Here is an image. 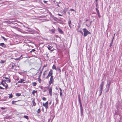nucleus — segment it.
<instances>
[{
    "instance_id": "nucleus-1",
    "label": "nucleus",
    "mask_w": 122,
    "mask_h": 122,
    "mask_svg": "<svg viewBox=\"0 0 122 122\" xmlns=\"http://www.w3.org/2000/svg\"><path fill=\"white\" fill-rule=\"evenodd\" d=\"M85 22H86V25L88 27H89L91 26L92 21H91L88 19H87Z\"/></svg>"
},
{
    "instance_id": "nucleus-2",
    "label": "nucleus",
    "mask_w": 122,
    "mask_h": 122,
    "mask_svg": "<svg viewBox=\"0 0 122 122\" xmlns=\"http://www.w3.org/2000/svg\"><path fill=\"white\" fill-rule=\"evenodd\" d=\"M53 71L52 70H51L49 73V74L46 77V79H48L50 76H52L53 74Z\"/></svg>"
},
{
    "instance_id": "nucleus-3",
    "label": "nucleus",
    "mask_w": 122,
    "mask_h": 122,
    "mask_svg": "<svg viewBox=\"0 0 122 122\" xmlns=\"http://www.w3.org/2000/svg\"><path fill=\"white\" fill-rule=\"evenodd\" d=\"M53 76H51L50 80L49 82V84L50 85L53 83Z\"/></svg>"
},
{
    "instance_id": "nucleus-4",
    "label": "nucleus",
    "mask_w": 122,
    "mask_h": 122,
    "mask_svg": "<svg viewBox=\"0 0 122 122\" xmlns=\"http://www.w3.org/2000/svg\"><path fill=\"white\" fill-rule=\"evenodd\" d=\"M43 106L44 107H45V108L46 109H47L48 107V101L46 102L45 103H43Z\"/></svg>"
},
{
    "instance_id": "nucleus-5",
    "label": "nucleus",
    "mask_w": 122,
    "mask_h": 122,
    "mask_svg": "<svg viewBox=\"0 0 122 122\" xmlns=\"http://www.w3.org/2000/svg\"><path fill=\"white\" fill-rule=\"evenodd\" d=\"M84 32V36L85 37L88 34H90L91 33L89 32L88 31H83Z\"/></svg>"
},
{
    "instance_id": "nucleus-6",
    "label": "nucleus",
    "mask_w": 122,
    "mask_h": 122,
    "mask_svg": "<svg viewBox=\"0 0 122 122\" xmlns=\"http://www.w3.org/2000/svg\"><path fill=\"white\" fill-rule=\"evenodd\" d=\"M103 82H102L101 84L100 87V90H99L101 91H102V90L103 89Z\"/></svg>"
},
{
    "instance_id": "nucleus-7",
    "label": "nucleus",
    "mask_w": 122,
    "mask_h": 122,
    "mask_svg": "<svg viewBox=\"0 0 122 122\" xmlns=\"http://www.w3.org/2000/svg\"><path fill=\"white\" fill-rule=\"evenodd\" d=\"M81 113V115L82 116L83 114V110L82 105H80Z\"/></svg>"
},
{
    "instance_id": "nucleus-8",
    "label": "nucleus",
    "mask_w": 122,
    "mask_h": 122,
    "mask_svg": "<svg viewBox=\"0 0 122 122\" xmlns=\"http://www.w3.org/2000/svg\"><path fill=\"white\" fill-rule=\"evenodd\" d=\"M52 87H51L50 88H49V94L50 95V96H52Z\"/></svg>"
},
{
    "instance_id": "nucleus-9",
    "label": "nucleus",
    "mask_w": 122,
    "mask_h": 122,
    "mask_svg": "<svg viewBox=\"0 0 122 122\" xmlns=\"http://www.w3.org/2000/svg\"><path fill=\"white\" fill-rule=\"evenodd\" d=\"M25 81V80L23 79H20V81H19L18 82V83H25V82H23L24 81Z\"/></svg>"
},
{
    "instance_id": "nucleus-10",
    "label": "nucleus",
    "mask_w": 122,
    "mask_h": 122,
    "mask_svg": "<svg viewBox=\"0 0 122 122\" xmlns=\"http://www.w3.org/2000/svg\"><path fill=\"white\" fill-rule=\"evenodd\" d=\"M115 34H114V36H115ZM114 36L113 37V39H112V41H111V43H110V47H111V46H112V43H113V40L114 39Z\"/></svg>"
},
{
    "instance_id": "nucleus-11",
    "label": "nucleus",
    "mask_w": 122,
    "mask_h": 122,
    "mask_svg": "<svg viewBox=\"0 0 122 122\" xmlns=\"http://www.w3.org/2000/svg\"><path fill=\"white\" fill-rule=\"evenodd\" d=\"M0 45L2 46L3 47H6V45L4 43H2L0 44Z\"/></svg>"
},
{
    "instance_id": "nucleus-12",
    "label": "nucleus",
    "mask_w": 122,
    "mask_h": 122,
    "mask_svg": "<svg viewBox=\"0 0 122 122\" xmlns=\"http://www.w3.org/2000/svg\"><path fill=\"white\" fill-rule=\"evenodd\" d=\"M111 84V81H110L109 82V83L108 84V90H109V89L110 88V86Z\"/></svg>"
},
{
    "instance_id": "nucleus-13",
    "label": "nucleus",
    "mask_w": 122,
    "mask_h": 122,
    "mask_svg": "<svg viewBox=\"0 0 122 122\" xmlns=\"http://www.w3.org/2000/svg\"><path fill=\"white\" fill-rule=\"evenodd\" d=\"M5 78L6 80H7V81H8L9 82H10V79H9V78L7 77H5Z\"/></svg>"
},
{
    "instance_id": "nucleus-14",
    "label": "nucleus",
    "mask_w": 122,
    "mask_h": 122,
    "mask_svg": "<svg viewBox=\"0 0 122 122\" xmlns=\"http://www.w3.org/2000/svg\"><path fill=\"white\" fill-rule=\"evenodd\" d=\"M5 81H6V80H2V81H1L0 82V83L1 84H2L3 86H5V85H4V83H3V82H5Z\"/></svg>"
},
{
    "instance_id": "nucleus-15",
    "label": "nucleus",
    "mask_w": 122,
    "mask_h": 122,
    "mask_svg": "<svg viewBox=\"0 0 122 122\" xmlns=\"http://www.w3.org/2000/svg\"><path fill=\"white\" fill-rule=\"evenodd\" d=\"M52 68L53 69H55L56 70H57L56 68V66L55 65H54L52 66Z\"/></svg>"
},
{
    "instance_id": "nucleus-16",
    "label": "nucleus",
    "mask_w": 122,
    "mask_h": 122,
    "mask_svg": "<svg viewBox=\"0 0 122 122\" xmlns=\"http://www.w3.org/2000/svg\"><path fill=\"white\" fill-rule=\"evenodd\" d=\"M32 102L33 103V106H35L36 105V104L35 102V101L34 100H33L32 101Z\"/></svg>"
},
{
    "instance_id": "nucleus-17",
    "label": "nucleus",
    "mask_w": 122,
    "mask_h": 122,
    "mask_svg": "<svg viewBox=\"0 0 122 122\" xmlns=\"http://www.w3.org/2000/svg\"><path fill=\"white\" fill-rule=\"evenodd\" d=\"M46 71H45L43 73V78H44L45 77V75L46 74Z\"/></svg>"
},
{
    "instance_id": "nucleus-18",
    "label": "nucleus",
    "mask_w": 122,
    "mask_h": 122,
    "mask_svg": "<svg viewBox=\"0 0 122 122\" xmlns=\"http://www.w3.org/2000/svg\"><path fill=\"white\" fill-rule=\"evenodd\" d=\"M78 101L79 103L80 104V105H82V104L81 102V99H78Z\"/></svg>"
},
{
    "instance_id": "nucleus-19",
    "label": "nucleus",
    "mask_w": 122,
    "mask_h": 122,
    "mask_svg": "<svg viewBox=\"0 0 122 122\" xmlns=\"http://www.w3.org/2000/svg\"><path fill=\"white\" fill-rule=\"evenodd\" d=\"M96 6L97 7V8H98V2H96Z\"/></svg>"
},
{
    "instance_id": "nucleus-20",
    "label": "nucleus",
    "mask_w": 122,
    "mask_h": 122,
    "mask_svg": "<svg viewBox=\"0 0 122 122\" xmlns=\"http://www.w3.org/2000/svg\"><path fill=\"white\" fill-rule=\"evenodd\" d=\"M21 95V94L19 93H17L16 94V96L17 97H19Z\"/></svg>"
},
{
    "instance_id": "nucleus-21",
    "label": "nucleus",
    "mask_w": 122,
    "mask_h": 122,
    "mask_svg": "<svg viewBox=\"0 0 122 122\" xmlns=\"http://www.w3.org/2000/svg\"><path fill=\"white\" fill-rule=\"evenodd\" d=\"M24 118H26L27 120H28L29 119V118L28 116H27L24 115Z\"/></svg>"
},
{
    "instance_id": "nucleus-22",
    "label": "nucleus",
    "mask_w": 122,
    "mask_h": 122,
    "mask_svg": "<svg viewBox=\"0 0 122 122\" xmlns=\"http://www.w3.org/2000/svg\"><path fill=\"white\" fill-rule=\"evenodd\" d=\"M68 24L69 26L70 27V25L71 24V21L70 20H69L68 21Z\"/></svg>"
},
{
    "instance_id": "nucleus-23",
    "label": "nucleus",
    "mask_w": 122,
    "mask_h": 122,
    "mask_svg": "<svg viewBox=\"0 0 122 122\" xmlns=\"http://www.w3.org/2000/svg\"><path fill=\"white\" fill-rule=\"evenodd\" d=\"M32 84L33 86H35L36 85L37 83L36 82H33Z\"/></svg>"
},
{
    "instance_id": "nucleus-24",
    "label": "nucleus",
    "mask_w": 122,
    "mask_h": 122,
    "mask_svg": "<svg viewBox=\"0 0 122 122\" xmlns=\"http://www.w3.org/2000/svg\"><path fill=\"white\" fill-rule=\"evenodd\" d=\"M102 93V91H101L99 90V96H100L101 95Z\"/></svg>"
},
{
    "instance_id": "nucleus-25",
    "label": "nucleus",
    "mask_w": 122,
    "mask_h": 122,
    "mask_svg": "<svg viewBox=\"0 0 122 122\" xmlns=\"http://www.w3.org/2000/svg\"><path fill=\"white\" fill-rule=\"evenodd\" d=\"M37 92V91L35 90H33V91L32 92V94H34L35 93H36Z\"/></svg>"
},
{
    "instance_id": "nucleus-26",
    "label": "nucleus",
    "mask_w": 122,
    "mask_h": 122,
    "mask_svg": "<svg viewBox=\"0 0 122 122\" xmlns=\"http://www.w3.org/2000/svg\"><path fill=\"white\" fill-rule=\"evenodd\" d=\"M20 32L22 33H23L24 34L26 33H28V32H25V31H20Z\"/></svg>"
},
{
    "instance_id": "nucleus-27",
    "label": "nucleus",
    "mask_w": 122,
    "mask_h": 122,
    "mask_svg": "<svg viewBox=\"0 0 122 122\" xmlns=\"http://www.w3.org/2000/svg\"><path fill=\"white\" fill-rule=\"evenodd\" d=\"M58 23H59L60 24H62L63 23V22L61 20L58 21L57 22Z\"/></svg>"
},
{
    "instance_id": "nucleus-28",
    "label": "nucleus",
    "mask_w": 122,
    "mask_h": 122,
    "mask_svg": "<svg viewBox=\"0 0 122 122\" xmlns=\"http://www.w3.org/2000/svg\"><path fill=\"white\" fill-rule=\"evenodd\" d=\"M96 10L97 12V14L99 13V10L98 9V8H96Z\"/></svg>"
},
{
    "instance_id": "nucleus-29",
    "label": "nucleus",
    "mask_w": 122,
    "mask_h": 122,
    "mask_svg": "<svg viewBox=\"0 0 122 122\" xmlns=\"http://www.w3.org/2000/svg\"><path fill=\"white\" fill-rule=\"evenodd\" d=\"M17 101H13L12 102V103L13 104H15V102Z\"/></svg>"
},
{
    "instance_id": "nucleus-30",
    "label": "nucleus",
    "mask_w": 122,
    "mask_h": 122,
    "mask_svg": "<svg viewBox=\"0 0 122 122\" xmlns=\"http://www.w3.org/2000/svg\"><path fill=\"white\" fill-rule=\"evenodd\" d=\"M36 51V50L35 49H32L31 51H30V52H34Z\"/></svg>"
},
{
    "instance_id": "nucleus-31",
    "label": "nucleus",
    "mask_w": 122,
    "mask_h": 122,
    "mask_svg": "<svg viewBox=\"0 0 122 122\" xmlns=\"http://www.w3.org/2000/svg\"><path fill=\"white\" fill-rule=\"evenodd\" d=\"M38 81L39 82V83H41V79L40 78L38 79Z\"/></svg>"
},
{
    "instance_id": "nucleus-32",
    "label": "nucleus",
    "mask_w": 122,
    "mask_h": 122,
    "mask_svg": "<svg viewBox=\"0 0 122 122\" xmlns=\"http://www.w3.org/2000/svg\"><path fill=\"white\" fill-rule=\"evenodd\" d=\"M13 65H15V66H14V69H15V68L17 67H19V66H17L15 65V64H13Z\"/></svg>"
},
{
    "instance_id": "nucleus-33",
    "label": "nucleus",
    "mask_w": 122,
    "mask_h": 122,
    "mask_svg": "<svg viewBox=\"0 0 122 122\" xmlns=\"http://www.w3.org/2000/svg\"><path fill=\"white\" fill-rule=\"evenodd\" d=\"M60 95L61 97L62 96V92H60Z\"/></svg>"
},
{
    "instance_id": "nucleus-34",
    "label": "nucleus",
    "mask_w": 122,
    "mask_h": 122,
    "mask_svg": "<svg viewBox=\"0 0 122 122\" xmlns=\"http://www.w3.org/2000/svg\"><path fill=\"white\" fill-rule=\"evenodd\" d=\"M57 18L55 17H54L53 18L54 20L56 21V20H57Z\"/></svg>"
},
{
    "instance_id": "nucleus-35",
    "label": "nucleus",
    "mask_w": 122,
    "mask_h": 122,
    "mask_svg": "<svg viewBox=\"0 0 122 122\" xmlns=\"http://www.w3.org/2000/svg\"><path fill=\"white\" fill-rule=\"evenodd\" d=\"M41 112V110L39 108V109L37 110V112L38 113L40 112Z\"/></svg>"
},
{
    "instance_id": "nucleus-36",
    "label": "nucleus",
    "mask_w": 122,
    "mask_h": 122,
    "mask_svg": "<svg viewBox=\"0 0 122 122\" xmlns=\"http://www.w3.org/2000/svg\"><path fill=\"white\" fill-rule=\"evenodd\" d=\"M97 15H98V17L99 18H100L101 17L100 15V14L99 13L97 14Z\"/></svg>"
},
{
    "instance_id": "nucleus-37",
    "label": "nucleus",
    "mask_w": 122,
    "mask_h": 122,
    "mask_svg": "<svg viewBox=\"0 0 122 122\" xmlns=\"http://www.w3.org/2000/svg\"><path fill=\"white\" fill-rule=\"evenodd\" d=\"M5 86V89H7V87L8 86V85L7 84H6V85H5V86Z\"/></svg>"
},
{
    "instance_id": "nucleus-38",
    "label": "nucleus",
    "mask_w": 122,
    "mask_h": 122,
    "mask_svg": "<svg viewBox=\"0 0 122 122\" xmlns=\"http://www.w3.org/2000/svg\"><path fill=\"white\" fill-rule=\"evenodd\" d=\"M42 100L44 101H45L46 99V98L45 97H43L42 98Z\"/></svg>"
},
{
    "instance_id": "nucleus-39",
    "label": "nucleus",
    "mask_w": 122,
    "mask_h": 122,
    "mask_svg": "<svg viewBox=\"0 0 122 122\" xmlns=\"http://www.w3.org/2000/svg\"><path fill=\"white\" fill-rule=\"evenodd\" d=\"M20 58V57L18 58H16V59H14L15 60H16V61H17V60H19Z\"/></svg>"
},
{
    "instance_id": "nucleus-40",
    "label": "nucleus",
    "mask_w": 122,
    "mask_h": 122,
    "mask_svg": "<svg viewBox=\"0 0 122 122\" xmlns=\"http://www.w3.org/2000/svg\"><path fill=\"white\" fill-rule=\"evenodd\" d=\"M5 62V61H4L1 60L0 61V62L2 63H3Z\"/></svg>"
},
{
    "instance_id": "nucleus-41",
    "label": "nucleus",
    "mask_w": 122,
    "mask_h": 122,
    "mask_svg": "<svg viewBox=\"0 0 122 122\" xmlns=\"http://www.w3.org/2000/svg\"><path fill=\"white\" fill-rule=\"evenodd\" d=\"M15 66V65H12V67L11 68L12 69H14V66Z\"/></svg>"
},
{
    "instance_id": "nucleus-42",
    "label": "nucleus",
    "mask_w": 122,
    "mask_h": 122,
    "mask_svg": "<svg viewBox=\"0 0 122 122\" xmlns=\"http://www.w3.org/2000/svg\"><path fill=\"white\" fill-rule=\"evenodd\" d=\"M2 38L4 40H5H5H7L4 37L2 36Z\"/></svg>"
},
{
    "instance_id": "nucleus-43",
    "label": "nucleus",
    "mask_w": 122,
    "mask_h": 122,
    "mask_svg": "<svg viewBox=\"0 0 122 122\" xmlns=\"http://www.w3.org/2000/svg\"><path fill=\"white\" fill-rule=\"evenodd\" d=\"M60 33L61 34H63V31H59Z\"/></svg>"
},
{
    "instance_id": "nucleus-44",
    "label": "nucleus",
    "mask_w": 122,
    "mask_h": 122,
    "mask_svg": "<svg viewBox=\"0 0 122 122\" xmlns=\"http://www.w3.org/2000/svg\"><path fill=\"white\" fill-rule=\"evenodd\" d=\"M12 94H11V95H10V97H9V98H12Z\"/></svg>"
},
{
    "instance_id": "nucleus-45",
    "label": "nucleus",
    "mask_w": 122,
    "mask_h": 122,
    "mask_svg": "<svg viewBox=\"0 0 122 122\" xmlns=\"http://www.w3.org/2000/svg\"><path fill=\"white\" fill-rule=\"evenodd\" d=\"M43 2L45 3H46L47 2V1H45V0H44L43 1Z\"/></svg>"
},
{
    "instance_id": "nucleus-46",
    "label": "nucleus",
    "mask_w": 122,
    "mask_h": 122,
    "mask_svg": "<svg viewBox=\"0 0 122 122\" xmlns=\"http://www.w3.org/2000/svg\"><path fill=\"white\" fill-rule=\"evenodd\" d=\"M0 89H3V90H4V88H3L2 87H1V86H0Z\"/></svg>"
},
{
    "instance_id": "nucleus-47",
    "label": "nucleus",
    "mask_w": 122,
    "mask_h": 122,
    "mask_svg": "<svg viewBox=\"0 0 122 122\" xmlns=\"http://www.w3.org/2000/svg\"><path fill=\"white\" fill-rule=\"evenodd\" d=\"M42 71H41L40 72V76H41V74L42 73Z\"/></svg>"
},
{
    "instance_id": "nucleus-48",
    "label": "nucleus",
    "mask_w": 122,
    "mask_h": 122,
    "mask_svg": "<svg viewBox=\"0 0 122 122\" xmlns=\"http://www.w3.org/2000/svg\"><path fill=\"white\" fill-rule=\"evenodd\" d=\"M61 20L60 19H58V18H57V20H56V21H57L58 22V21H59V20Z\"/></svg>"
},
{
    "instance_id": "nucleus-49",
    "label": "nucleus",
    "mask_w": 122,
    "mask_h": 122,
    "mask_svg": "<svg viewBox=\"0 0 122 122\" xmlns=\"http://www.w3.org/2000/svg\"><path fill=\"white\" fill-rule=\"evenodd\" d=\"M58 30H61L58 27Z\"/></svg>"
},
{
    "instance_id": "nucleus-50",
    "label": "nucleus",
    "mask_w": 122,
    "mask_h": 122,
    "mask_svg": "<svg viewBox=\"0 0 122 122\" xmlns=\"http://www.w3.org/2000/svg\"><path fill=\"white\" fill-rule=\"evenodd\" d=\"M57 70L58 71H59V70H60V69L58 67L57 68Z\"/></svg>"
},
{
    "instance_id": "nucleus-51",
    "label": "nucleus",
    "mask_w": 122,
    "mask_h": 122,
    "mask_svg": "<svg viewBox=\"0 0 122 122\" xmlns=\"http://www.w3.org/2000/svg\"><path fill=\"white\" fill-rule=\"evenodd\" d=\"M79 31L82 34H83V32H82V31Z\"/></svg>"
},
{
    "instance_id": "nucleus-52",
    "label": "nucleus",
    "mask_w": 122,
    "mask_h": 122,
    "mask_svg": "<svg viewBox=\"0 0 122 122\" xmlns=\"http://www.w3.org/2000/svg\"><path fill=\"white\" fill-rule=\"evenodd\" d=\"M5 108H3V107H2L1 108V109H2V110H4V109H5Z\"/></svg>"
},
{
    "instance_id": "nucleus-53",
    "label": "nucleus",
    "mask_w": 122,
    "mask_h": 122,
    "mask_svg": "<svg viewBox=\"0 0 122 122\" xmlns=\"http://www.w3.org/2000/svg\"><path fill=\"white\" fill-rule=\"evenodd\" d=\"M70 10L71 11H73L74 10L73 9H70Z\"/></svg>"
},
{
    "instance_id": "nucleus-54",
    "label": "nucleus",
    "mask_w": 122,
    "mask_h": 122,
    "mask_svg": "<svg viewBox=\"0 0 122 122\" xmlns=\"http://www.w3.org/2000/svg\"><path fill=\"white\" fill-rule=\"evenodd\" d=\"M78 99H80V96L79 95H78Z\"/></svg>"
},
{
    "instance_id": "nucleus-55",
    "label": "nucleus",
    "mask_w": 122,
    "mask_h": 122,
    "mask_svg": "<svg viewBox=\"0 0 122 122\" xmlns=\"http://www.w3.org/2000/svg\"><path fill=\"white\" fill-rule=\"evenodd\" d=\"M58 15H59V16H62V15H61L60 14H58Z\"/></svg>"
},
{
    "instance_id": "nucleus-56",
    "label": "nucleus",
    "mask_w": 122,
    "mask_h": 122,
    "mask_svg": "<svg viewBox=\"0 0 122 122\" xmlns=\"http://www.w3.org/2000/svg\"><path fill=\"white\" fill-rule=\"evenodd\" d=\"M59 89L60 90V92H62V90H61V88H59Z\"/></svg>"
},
{
    "instance_id": "nucleus-57",
    "label": "nucleus",
    "mask_w": 122,
    "mask_h": 122,
    "mask_svg": "<svg viewBox=\"0 0 122 122\" xmlns=\"http://www.w3.org/2000/svg\"><path fill=\"white\" fill-rule=\"evenodd\" d=\"M52 32L53 33H55V31H52Z\"/></svg>"
},
{
    "instance_id": "nucleus-58",
    "label": "nucleus",
    "mask_w": 122,
    "mask_h": 122,
    "mask_svg": "<svg viewBox=\"0 0 122 122\" xmlns=\"http://www.w3.org/2000/svg\"><path fill=\"white\" fill-rule=\"evenodd\" d=\"M48 48L49 49V50H51V48H50V47H48Z\"/></svg>"
},
{
    "instance_id": "nucleus-59",
    "label": "nucleus",
    "mask_w": 122,
    "mask_h": 122,
    "mask_svg": "<svg viewBox=\"0 0 122 122\" xmlns=\"http://www.w3.org/2000/svg\"><path fill=\"white\" fill-rule=\"evenodd\" d=\"M83 30H87L85 28H84L83 29Z\"/></svg>"
},
{
    "instance_id": "nucleus-60",
    "label": "nucleus",
    "mask_w": 122,
    "mask_h": 122,
    "mask_svg": "<svg viewBox=\"0 0 122 122\" xmlns=\"http://www.w3.org/2000/svg\"><path fill=\"white\" fill-rule=\"evenodd\" d=\"M47 66V64H46V65H44L43 66V68L45 67H46Z\"/></svg>"
},
{
    "instance_id": "nucleus-61",
    "label": "nucleus",
    "mask_w": 122,
    "mask_h": 122,
    "mask_svg": "<svg viewBox=\"0 0 122 122\" xmlns=\"http://www.w3.org/2000/svg\"><path fill=\"white\" fill-rule=\"evenodd\" d=\"M51 101L49 103V104H51Z\"/></svg>"
},
{
    "instance_id": "nucleus-62",
    "label": "nucleus",
    "mask_w": 122,
    "mask_h": 122,
    "mask_svg": "<svg viewBox=\"0 0 122 122\" xmlns=\"http://www.w3.org/2000/svg\"><path fill=\"white\" fill-rule=\"evenodd\" d=\"M63 12H64V13L65 14L66 13V11H65V10H64V11H63Z\"/></svg>"
},
{
    "instance_id": "nucleus-63",
    "label": "nucleus",
    "mask_w": 122,
    "mask_h": 122,
    "mask_svg": "<svg viewBox=\"0 0 122 122\" xmlns=\"http://www.w3.org/2000/svg\"><path fill=\"white\" fill-rule=\"evenodd\" d=\"M56 90H58V89L57 88V87H56Z\"/></svg>"
},
{
    "instance_id": "nucleus-64",
    "label": "nucleus",
    "mask_w": 122,
    "mask_h": 122,
    "mask_svg": "<svg viewBox=\"0 0 122 122\" xmlns=\"http://www.w3.org/2000/svg\"><path fill=\"white\" fill-rule=\"evenodd\" d=\"M5 82H3L4 83H5V84L6 85L7 84L5 82Z\"/></svg>"
}]
</instances>
